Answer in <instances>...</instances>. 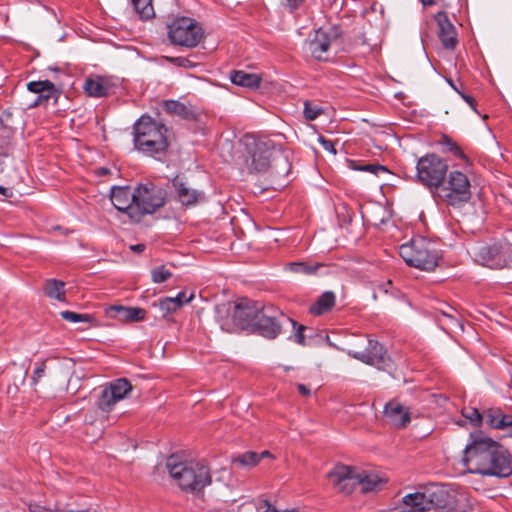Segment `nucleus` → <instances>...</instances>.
I'll return each instance as SVG.
<instances>
[{"label":"nucleus","instance_id":"c9c22d12","mask_svg":"<svg viewBox=\"0 0 512 512\" xmlns=\"http://www.w3.org/2000/svg\"><path fill=\"white\" fill-rule=\"evenodd\" d=\"M323 112L324 110L321 105L310 100L304 101L303 113L306 120L313 121L317 119Z\"/></svg>","mask_w":512,"mask_h":512},{"label":"nucleus","instance_id":"a878e982","mask_svg":"<svg viewBox=\"0 0 512 512\" xmlns=\"http://www.w3.org/2000/svg\"><path fill=\"white\" fill-rule=\"evenodd\" d=\"M495 429H505L512 424V415L504 414L500 408H489L483 412V420Z\"/></svg>","mask_w":512,"mask_h":512},{"label":"nucleus","instance_id":"6e6552de","mask_svg":"<svg viewBox=\"0 0 512 512\" xmlns=\"http://www.w3.org/2000/svg\"><path fill=\"white\" fill-rule=\"evenodd\" d=\"M475 262L491 269H501L512 262V244L506 240L474 246L471 250Z\"/></svg>","mask_w":512,"mask_h":512},{"label":"nucleus","instance_id":"8fccbe9b","mask_svg":"<svg viewBox=\"0 0 512 512\" xmlns=\"http://www.w3.org/2000/svg\"><path fill=\"white\" fill-rule=\"evenodd\" d=\"M319 141L322 145V147L326 150L331 152L332 154H336V149L334 147V144L330 141L325 139L323 136L319 137Z\"/></svg>","mask_w":512,"mask_h":512},{"label":"nucleus","instance_id":"f03ea898","mask_svg":"<svg viewBox=\"0 0 512 512\" xmlns=\"http://www.w3.org/2000/svg\"><path fill=\"white\" fill-rule=\"evenodd\" d=\"M245 146L247 150L245 165L250 173L268 171L272 161L275 163L273 168L277 173L288 174L290 165L287 157L280 150L275 149L272 141L246 137Z\"/></svg>","mask_w":512,"mask_h":512},{"label":"nucleus","instance_id":"b1692460","mask_svg":"<svg viewBox=\"0 0 512 512\" xmlns=\"http://www.w3.org/2000/svg\"><path fill=\"white\" fill-rule=\"evenodd\" d=\"M115 85L111 79L103 76H90L85 79L83 89L91 97L110 95Z\"/></svg>","mask_w":512,"mask_h":512},{"label":"nucleus","instance_id":"c756f323","mask_svg":"<svg viewBox=\"0 0 512 512\" xmlns=\"http://www.w3.org/2000/svg\"><path fill=\"white\" fill-rule=\"evenodd\" d=\"M324 265L319 262L313 261H303V262H290L287 263L284 267L285 271L295 273V274H304V275H316L318 270L322 268Z\"/></svg>","mask_w":512,"mask_h":512},{"label":"nucleus","instance_id":"680f3d73","mask_svg":"<svg viewBox=\"0 0 512 512\" xmlns=\"http://www.w3.org/2000/svg\"><path fill=\"white\" fill-rule=\"evenodd\" d=\"M259 456H260V459H262V458H265V457H271V454H270V452H269V451H266V450H265V451L261 452V453L259 454Z\"/></svg>","mask_w":512,"mask_h":512},{"label":"nucleus","instance_id":"052dcab7","mask_svg":"<svg viewBox=\"0 0 512 512\" xmlns=\"http://www.w3.org/2000/svg\"><path fill=\"white\" fill-rule=\"evenodd\" d=\"M9 190L3 186H0V194L4 195V196H8L9 195Z\"/></svg>","mask_w":512,"mask_h":512},{"label":"nucleus","instance_id":"4468645a","mask_svg":"<svg viewBox=\"0 0 512 512\" xmlns=\"http://www.w3.org/2000/svg\"><path fill=\"white\" fill-rule=\"evenodd\" d=\"M487 465L488 468L481 473L483 476L506 478L512 474V456L505 447L496 441L490 452Z\"/></svg>","mask_w":512,"mask_h":512},{"label":"nucleus","instance_id":"ddd939ff","mask_svg":"<svg viewBox=\"0 0 512 512\" xmlns=\"http://www.w3.org/2000/svg\"><path fill=\"white\" fill-rule=\"evenodd\" d=\"M353 358L379 370L390 371L393 367L391 358L387 355L384 347L376 340L369 339L366 351H349Z\"/></svg>","mask_w":512,"mask_h":512},{"label":"nucleus","instance_id":"2eb2a0df","mask_svg":"<svg viewBox=\"0 0 512 512\" xmlns=\"http://www.w3.org/2000/svg\"><path fill=\"white\" fill-rule=\"evenodd\" d=\"M131 390L132 385L127 379L114 380L101 390L96 405L101 411L110 412L114 405L126 398Z\"/></svg>","mask_w":512,"mask_h":512},{"label":"nucleus","instance_id":"774afa93","mask_svg":"<svg viewBox=\"0 0 512 512\" xmlns=\"http://www.w3.org/2000/svg\"><path fill=\"white\" fill-rule=\"evenodd\" d=\"M507 428H511V435H512V423L507 427Z\"/></svg>","mask_w":512,"mask_h":512},{"label":"nucleus","instance_id":"79ce46f5","mask_svg":"<svg viewBox=\"0 0 512 512\" xmlns=\"http://www.w3.org/2000/svg\"><path fill=\"white\" fill-rule=\"evenodd\" d=\"M165 60H167L171 64H173L175 66H179V67L191 68V67L195 66V63H193L187 57H169V56H166Z\"/></svg>","mask_w":512,"mask_h":512},{"label":"nucleus","instance_id":"3c124183","mask_svg":"<svg viewBox=\"0 0 512 512\" xmlns=\"http://www.w3.org/2000/svg\"><path fill=\"white\" fill-rule=\"evenodd\" d=\"M460 96L475 112H477L476 101L471 95H468V94H465L462 92V93H460Z\"/></svg>","mask_w":512,"mask_h":512},{"label":"nucleus","instance_id":"a18cd8bd","mask_svg":"<svg viewBox=\"0 0 512 512\" xmlns=\"http://www.w3.org/2000/svg\"><path fill=\"white\" fill-rule=\"evenodd\" d=\"M194 298V294H190L189 296H186L185 292H180L176 297H172L174 301L179 304V308H181L185 303H189Z\"/></svg>","mask_w":512,"mask_h":512},{"label":"nucleus","instance_id":"39448f33","mask_svg":"<svg viewBox=\"0 0 512 512\" xmlns=\"http://www.w3.org/2000/svg\"><path fill=\"white\" fill-rule=\"evenodd\" d=\"M399 254L409 266L421 270L431 271L438 265L439 255L434 243L423 237H414L402 244Z\"/></svg>","mask_w":512,"mask_h":512},{"label":"nucleus","instance_id":"7ed1b4c3","mask_svg":"<svg viewBox=\"0 0 512 512\" xmlns=\"http://www.w3.org/2000/svg\"><path fill=\"white\" fill-rule=\"evenodd\" d=\"M165 467L179 487L197 496L202 495L203 489L211 484L209 468L199 462H183L177 455L166 459Z\"/></svg>","mask_w":512,"mask_h":512},{"label":"nucleus","instance_id":"e433bc0d","mask_svg":"<svg viewBox=\"0 0 512 512\" xmlns=\"http://www.w3.org/2000/svg\"><path fill=\"white\" fill-rule=\"evenodd\" d=\"M462 415L464 418L469 420V422L474 427H480L483 423V413H480L477 408L474 407H464L462 409Z\"/></svg>","mask_w":512,"mask_h":512},{"label":"nucleus","instance_id":"5701e85b","mask_svg":"<svg viewBox=\"0 0 512 512\" xmlns=\"http://www.w3.org/2000/svg\"><path fill=\"white\" fill-rule=\"evenodd\" d=\"M384 416L397 429L406 427L411 421L409 409L395 400L385 405Z\"/></svg>","mask_w":512,"mask_h":512},{"label":"nucleus","instance_id":"4d7b16f0","mask_svg":"<svg viewBox=\"0 0 512 512\" xmlns=\"http://www.w3.org/2000/svg\"><path fill=\"white\" fill-rule=\"evenodd\" d=\"M263 509L262 512H279L276 508L272 507L267 502L264 503V505L261 507Z\"/></svg>","mask_w":512,"mask_h":512},{"label":"nucleus","instance_id":"f257e3e1","mask_svg":"<svg viewBox=\"0 0 512 512\" xmlns=\"http://www.w3.org/2000/svg\"><path fill=\"white\" fill-rule=\"evenodd\" d=\"M403 507L393 512H464L455 495L441 484H429L402 498Z\"/></svg>","mask_w":512,"mask_h":512},{"label":"nucleus","instance_id":"0e129e2a","mask_svg":"<svg viewBox=\"0 0 512 512\" xmlns=\"http://www.w3.org/2000/svg\"><path fill=\"white\" fill-rule=\"evenodd\" d=\"M422 4L424 6H428V5H433L434 4V1L433 0H421Z\"/></svg>","mask_w":512,"mask_h":512},{"label":"nucleus","instance_id":"58836bf2","mask_svg":"<svg viewBox=\"0 0 512 512\" xmlns=\"http://www.w3.org/2000/svg\"><path fill=\"white\" fill-rule=\"evenodd\" d=\"M61 317L69 322H90L92 320V316L89 314H79L73 311H62L60 313Z\"/></svg>","mask_w":512,"mask_h":512},{"label":"nucleus","instance_id":"2f4dec72","mask_svg":"<svg viewBox=\"0 0 512 512\" xmlns=\"http://www.w3.org/2000/svg\"><path fill=\"white\" fill-rule=\"evenodd\" d=\"M65 282L56 280V279H49L45 283L44 291L46 296L52 299H56L58 301H64L65 300Z\"/></svg>","mask_w":512,"mask_h":512},{"label":"nucleus","instance_id":"a211bd4d","mask_svg":"<svg viewBox=\"0 0 512 512\" xmlns=\"http://www.w3.org/2000/svg\"><path fill=\"white\" fill-rule=\"evenodd\" d=\"M27 90L29 93L35 95L28 103V108L47 106L51 99L56 103L61 93L49 80L31 81L27 83Z\"/></svg>","mask_w":512,"mask_h":512},{"label":"nucleus","instance_id":"37998d69","mask_svg":"<svg viewBox=\"0 0 512 512\" xmlns=\"http://www.w3.org/2000/svg\"><path fill=\"white\" fill-rule=\"evenodd\" d=\"M355 170L370 172L372 174L378 175L379 172H386L387 169L379 164H365L354 167Z\"/></svg>","mask_w":512,"mask_h":512},{"label":"nucleus","instance_id":"49530a36","mask_svg":"<svg viewBox=\"0 0 512 512\" xmlns=\"http://www.w3.org/2000/svg\"><path fill=\"white\" fill-rule=\"evenodd\" d=\"M305 330H306L305 326L299 325L294 334V341L303 346L306 345L305 336H304Z\"/></svg>","mask_w":512,"mask_h":512},{"label":"nucleus","instance_id":"6e6d98bb","mask_svg":"<svg viewBox=\"0 0 512 512\" xmlns=\"http://www.w3.org/2000/svg\"><path fill=\"white\" fill-rule=\"evenodd\" d=\"M130 250L135 252V253H141L145 250V245L144 244H135V245H131L130 246Z\"/></svg>","mask_w":512,"mask_h":512},{"label":"nucleus","instance_id":"c03bdc74","mask_svg":"<svg viewBox=\"0 0 512 512\" xmlns=\"http://www.w3.org/2000/svg\"><path fill=\"white\" fill-rule=\"evenodd\" d=\"M440 312L443 316L447 317L452 322H455L456 324L460 325V321L458 319L459 313L454 307L445 304L444 308L440 309Z\"/></svg>","mask_w":512,"mask_h":512},{"label":"nucleus","instance_id":"f8f14e48","mask_svg":"<svg viewBox=\"0 0 512 512\" xmlns=\"http://www.w3.org/2000/svg\"><path fill=\"white\" fill-rule=\"evenodd\" d=\"M289 322L296 328V322L286 317L273 305H266L253 326V330L267 339L276 338L280 332L283 322Z\"/></svg>","mask_w":512,"mask_h":512},{"label":"nucleus","instance_id":"09e8293b","mask_svg":"<svg viewBox=\"0 0 512 512\" xmlns=\"http://www.w3.org/2000/svg\"><path fill=\"white\" fill-rule=\"evenodd\" d=\"M304 0H282V5L288 8L290 11L297 9Z\"/></svg>","mask_w":512,"mask_h":512},{"label":"nucleus","instance_id":"20e7f679","mask_svg":"<svg viewBox=\"0 0 512 512\" xmlns=\"http://www.w3.org/2000/svg\"><path fill=\"white\" fill-rule=\"evenodd\" d=\"M135 147L148 155L164 152L168 143V128L150 116H142L133 127Z\"/></svg>","mask_w":512,"mask_h":512},{"label":"nucleus","instance_id":"a19ab883","mask_svg":"<svg viewBox=\"0 0 512 512\" xmlns=\"http://www.w3.org/2000/svg\"><path fill=\"white\" fill-rule=\"evenodd\" d=\"M159 307L165 314L175 312L179 309V304L172 299V297H166L159 301Z\"/></svg>","mask_w":512,"mask_h":512},{"label":"nucleus","instance_id":"ea45409f","mask_svg":"<svg viewBox=\"0 0 512 512\" xmlns=\"http://www.w3.org/2000/svg\"><path fill=\"white\" fill-rule=\"evenodd\" d=\"M29 511L30 512H94L92 510H65V509H51L36 503L29 504Z\"/></svg>","mask_w":512,"mask_h":512},{"label":"nucleus","instance_id":"412c9836","mask_svg":"<svg viewBox=\"0 0 512 512\" xmlns=\"http://www.w3.org/2000/svg\"><path fill=\"white\" fill-rule=\"evenodd\" d=\"M178 200L184 206H192L205 199L202 191L193 188L183 177L176 176L172 180Z\"/></svg>","mask_w":512,"mask_h":512},{"label":"nucleus","instance_id":"6ab92c4d","mask_svg":"<svg viewBox=\"0 0 512 512\" xmlns=\"http://www.w3.org/2000/svg\"><path fill=\"white\" fill-rule=\"evenodd\" d=\"M340 33L337 28L330 27L329 29H318L314 37L308 42V50L311 55L317 60H327L326 56L332 42L336 41Z\"/></svg>","mask_w":512,"mask_h":512},{"label":"nucleus","instance_id":"9b49d317","mask_svg":"<svg viewBox=\"0 0 512 512\" xmlns=\"http://www.w3.org/2000/svg\"><path fill=\"white\" fill-rule=\"evenodd\" d=\"M167 28L168 38L173 45L193 48L203 38L202 27L195 19L189 17L176 18L168 24Z\"/></svg>","mask_w":512,"mask_h":512},{"label":"nucleus","instance_id":"f3484780","mask_svg":"<svg viewBox=\"0 0 512 512\" xmlns=\"http://www.w3.org/2000/svg\"><path fill=\"white\" fill-rule=\"evenodd\" d=\"M333 487L344 494H350L358 486L359 471L343 464L336 465L327 475Z\"/></svg>","mask_w":512,"mask_h":512},{"label":"nucleus","instance_id":"4be33fe9","mask_svg":"<svg viewBox=\"0 0 512 512\" xmlns=\"http://www.w3.org/2000/svg\"><path fill=\"white\" fill-rule=\"evenodd\" d=\"M435 20L439 27L438 36L444 48L453 50L458 44L457 32L455 26L449 20L445 12H438Z\"/></svg>","mask_w":512,"mask_h":512},{"label":"nucleus","instance_id":"aec40b11","mask_svg":"<svg viewBox=\"0 0 512 512\" xmlns=\"http://www.w3.org/2000/svg\"><path fill=\"white\" fill-rule=\"evenodd\" d=\"M110 197L114 207L126 213L133 221V212H136V187L133 189L129 186L113 187Z\"/></svg>","mask_w":512,"mask_h":512},{"label":"nucleus","instance_id":"1a4fd4ad","mask_svg":"<svg viewBox=\"0 0 512 512\" xmlns=\"http://www.w3.org/2000/svg\"><path fill=\"white\" fill-rule=\"evenodd\" d=\"M416 170L417 180L433 195L441 181L447 176L448 164L440 156L430 153L418 159Z\"/></svg>","mask_w":512,"mask_h":512},{"label":"nucleus","instance_id":"f704fd0d","mask_svg":"<svg viewBox=\"0 0 512 512\" xmlns=\"http://www.w3.org/2000/svg\"><path fill=\"white\" fill-rule=\"evenodd\" d=\"M11 136V129L4 126L0 122V163L2 162L3 158H6L10 155L9 143Z\"/></svg>","mask_w":512,"mask_h":512},{"label":"nucleus","instance_id":"0eeeda50","mask_svg":"<svg viewBox=\"0 0 512 512\" xmlns=\"http://www.w3.org/2000/svg\"><path fill=\"white\" fill-rule=\"evenodd\" d=\"M167 201V191L152 182L136 186V212L133 221L140 222L144 215H150L162 208Z\"/></svg>","mask_w":512,"mask_h":512},{"label":"nucleus","instance_id":"473e14b6","mask_svg":"<svg viewBox=\"0 0 512 512\" xmlns=\"http://www.w3.org/2000/svg\"><path fill=\"white\" fill-rule=\"evenodd\" d=\"M260 461V456L258 453L253 451H248L243 454H240L232 459V463L238 467L242 468H250L255 466Z\"/></svg>","mask_w":512,"mask_h":512},{"label":"nucleus","instance_id":"393cba45","mask_svg":"<svg viewBox=\"0 0 512 512\" xmlns=\"http://www.w3.org/2000/svg\"><path fill=\"white\" fill-rule=\"evenodd\" d=\"M108 314L122 321H142L145 319L146 311L140 307L111 306Z\"/></svg>","mask_w":512,"mask_h":512},{"label":"nucleus","instance_id":"7c9ffc66","mask_svg":"<svg viewBox=\"0 0 512 512\" xmlns=\"http://www.w3.org/2000/svg\"><path fill=\"white\" fill-rule=\"evenodd\" d=\"M358 486L364 493L378 491L383 485V480L375 473L359 471Z\"/></svg>","mask_w":512,"mask_h":512},{"label":"nucleus","instance_id":"9d476101","mask_svg":"<svg viewBox=\"0 0 512 512\" xmlns=\"http://www.w3.org/2000/svg\"><path fill=\"white\" fill-rule=\"evenodd\" d=\"M471 439L463 451L462 461L469 473L481 475L482 471L488 468V458L495 441L482 435L473 434H471Z\"/></svg>","mask_w":512,"mask_h":512},{"label":"nucleus","instance_id":"cd10ccee","mask_svg":"<svg viewBox=\"0 0 512 512\" xmlns=\"http://www.w3.org/2000/svg\"><path fill=\"white\" fill-rule=\"evenodd\" d=\"M336 303V296L332 291H325L313 303L309 312L314 316H321L332 310Z\"/></svg>","mask_w":512,"mask_h":512},{"label":"nucleus","instance_id":"864d4df0","mask_svg":"<svg viewBox=\"0 0 512 512\" xmlns=\"http://www.w3.org/2000/svg\"><path fill=\"white\" fill-rule=\"evenodd\" d=\"M446 144L448 145L449 151H451V152H453L455 154L460 153L459 147L455 143H453L452 141L446 139Z\"/></svg>","mask_w":512,"mask_h":512},{"label":"nucleus","instance_id":"423d86ee","mask_svg":"<svg viewBox=\"0 0 512 512\" xmlns=\"http://www.w3.org/2000/svg\"><path fill=\"white\" fill-rule=\"evenodd\" d=\"M470 188L468 177L463 172L455 170L441 181L432 196L447 205L460 207L470 200Z\"/></svg>","mask_w":512,"mask_h":512},{"label":"nucleus","instance_id":"13d9d810","mask_svg":"<svg viewBox=\"0 0 512 512\" xmlns=\"http://www.w3.org/2000/svg\"><path fill=\"white\" fill-rule=\"evenodd\" d=\"M392 285L391 281H388L387 283L381 285L378 287L379 292L388 293V288Z\"/></svg>","mask_w":512,"mask_h":512},{"label":"nucleus","instance_id":"e2e57ef3","mask_svg":"<svg viewBox=\"0 0 512 512\" xmlns=\"http://www.w3.org/2000/svg\"><path fill=\"white\" fill-rule=\"evenodd\" d=\"M448 83L450 84V86L460 95V93H462L458 88L457 86L452 82V80H448Z\"/></svg>","mask_w":512,"mask_h":512},{"label":"nucleus","instance_id":"c85d7f7f","mask_svg":"<svg viewBox=\"0 0 512 512\" xmlns=\"http://www.w3.org/2000/svg\"><path fill=\"white\" fill-rule=\"evenodd\" d=\"M231 82L235 85L255 89L260 85L261 78L254 73H247L242 70H234L230 74Z\"/></svg>","mask_w":512,"mask_h":512},{"label":"nucleus","instance_id":"bb28decb","mask_svg":"<svg viewBox=\"0 0 512 512\" xmlns=\"http://www.w3.org/2000/svg\"><path fill=\"white\" fill-rule=\"evenodd\" d=\"M163 109L167 114L178 116L184 120H194L195 112L191 105H186L177 100H166L163 102Z\"/></svg>","mask_w":512,"mask_h":512},{"label":"nucleus","instance_id":"bf43d9fd","mask_svg":"<svg viewBox=\"0 0 512 512\" xmlns=\"http://www.w3.org/2000/svg\"><path fill=\"white\" fill-rule=\"evenodd\" d=\"M221 328H222V330H225V331H228V332L232 331V328L227 323H222L221 324Z\"/></svg>","mask_w":512,"mask_h":512},{"label":"nucleus","instance_id":"de8ad7c7","mask_svg":"<svg viewBox=\"0 0 512 512\" xmlns=\"http://www.w3.org/2000/svg\"><path fill=\"white\" fill-rule=\"evenodd\" d=\"M46 369L45 362H42L39 367H37L32 376V381L34 384H36L44 375Z\"/></svg>","mask_w":512,"mask_h":512},{"label":"nucleus","instance_id":"dca6fc26","mask_svg":"<svg viewBox=\"0 0 512 512\" xmlns=\"http://www.w3.org/2000/svg\"><path fill=\"white\" fill-rule=\"evenodd\" d=\"M266 305L260 302L241 298L235 305L233 310V324L239 329L253 328L259 313L262 312Z\"/></svg>","mask_w":512,"mask_h":512},{"label":"nucleus","instance_id":"69168bd1","mask_svg":"<svg viewBox=\"0 0 512 512\" xmlns=\"http://www.w3.org/2000/svg\"><path fill=\"white\" fill-rule=\"evenodd\" d=\"M100 172H101V174H107V173H108V169H106V168H101V169H100Z\"/></svg>","mask_w":512,"mask_h":512},{"label":"nucleus","instance_id":"72a5a7b5","mask_svg":"<svg viewBox=\"0 0 512 512\" xmlns=\"http://www.w3.org/2000/svg\"><path fill=\"white\" fill-rule=\"evenodd\" d=\"M132 4L141 19L147 20L155 15L152 0H134Z\"/></svg>","mask_w":512,"mask_h":512},{"label":"nucleus","instance_id":"603ef678","mask_svg":"<svg viewBox=\"0 0 512 512\" xmlns=\"http://www.w3.org/2000/svg\"><path fill=\"white\" fill-rule=\"evenodd\" d=\"M297 389L302 396H305V397L310 396L311 391L306 385L298 384Z\"/></svg>","mask_w":512,"mask_h":512},{"label":"nucleus","instance_id":"4c0bfd02","mask_svg":"<svg viewBox=\"0 0 512 512\" xmlns=\"http://www.w3.org/2000/svg\"><path fill=\"white\" fill-rule=\"evenodd\" d=\"M172 277V273L165 265L155 267L151 270V278L153 283H163Z\"/></svg>","mask_w":512,"mask_h":512},{"label":"nucleus","instance_id":"338daca9","mask_svg":"<svg viewBox=\"0 0 512 512\" xmlns=\"http://www.w3.org/2000/svg\"><path fill=\"white\" fill-rule=\"evenodd\" d=\"M510 388L512 389V373H511V379H510V384H509Z\"/></svg>","mask_w":512,"mask_h":512},{"label":"nucleus","instance_id":"5fc2aeb1","mask_svg":"<svg viewBox=\"0 0 512 512\" xmlns=\"http://www.w3.org/2000/svg\"><path fill=\"white\" fill-rule=\"evenodd\" d=\"M230 304H222V305H218L216 307V310L218 312V314H221V313H229L230 311Z\"/></svg>","mask_w":512,"mask_h":512}]
</instances>
